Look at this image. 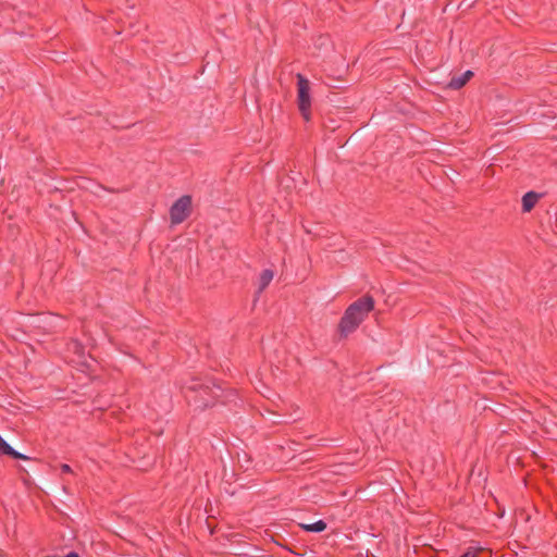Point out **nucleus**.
Instances as JSON below:
<instances>
[{"label": "nucleus", "instance_id": "obj_1", "mask_svg": "<svg viewBox=\"0 0 557 557\" xmlns=\"http://www.w3.org/2000/svg\"><path fill=\"white\" fill-rule=\"evenodd\" d=\"M374 298L366 294L351 302L344 311L338 325L337 332L341 338H346L352 334L361 323L368 318L369 313L374 310Z\"/></svg>", "mask_w": 557, "mask_h": 557}, {"label": "nucleus", "instance_id": "obj_2", "mask_svg": "<svg viewBox=\"0 0 557 557\" xmlns=\"http://www.w3.org/2000/svg\"><path fill=\"white\" fill-rule=\"evenodd\" d=\"M222 388L212 381H195L185 388V397L189 403H194L196 408L205 409L215 404L222 397Z\"/></svg>", "mask_w": 557, "mask_h": 557}, {"label": "nucleus", "instance_id": "obj_3", "mask_svg": "<svg viewBox=\"0 0 557 557\" xmlns=\"http://www.w3.org/2000/svg\"><path fill=\"white\" fill-rule=\"evenodd\" d=\"M297 77V104L305 121L311 117L310 82L300 73Z\"/></svg>", "mask_w": 557, "mask_h": 557}, {"label": "nucleus", "instance_id": "obj_4", "mask_svg": "<svg viewBox=\"0 0 557 557\" xmlns=\"http://www.w3.org/2000/svg\"><path fill=\"white\" fill-rule=\"evenodd\" d=\"M191 196L184 195L180 197L170 208L171 224L183 223L191 213Z\"/></svg>", "mask_w": 557, "mask_h": 557}, {"label": "nucleus", "instance_id": "obj_5", "mask_svg": "<svg viewBox=\"0 0 557 557\" xmlns=\"http://www.w3.org/2000/svg\"><path fill=\"white\" fill-rule=\"evenodd\" d=\"M540 199V195L535 191H528L522 197V210L523 212H530Z\"/></svg>", "mask_w": 557, "mask_h": 557}, {"label": "nucleus", "instance_id": "obj_6", "mask_svg": "<svg viewBox=\"0 0 557 557\" xmlns=\"http://www.w3.org/2000/svg\"><path fill=\"white\" fill-rule=\"evenodd\" d=\"M473 76V72L472 71H466L463 74L459 75V76H454L448 86L453 89H460L461 87H463L469 81L470 78Z\"/></svg>", "mask_w": 557, "mask_h": 557}, {"label": "nucleus", "instance_id": "obj_7", "mask_svg": "<svg viewBox=\"0 0 557 557\" xmlns=\"http://www.w3.org/2000/svg\"><path fill=\"white\" fill-rule=\"evenodd\" d=\"M274 277V272L270 269H265L259 276L258 295H260L271 283Z\"/></svg>", "mask_w": 557, "mask_h": 557}, {"label": "nucleus", "instance_id": "obj_8", "mask_svg": "<svg viewBox=\"0 0 557 557\" xmlns=\"http://www.w3.org/2000/svg\"><path fill=\"white\" fill-rule=\"evenodd\" d=\"M301 529L307 532H322L326 529V523L323 520H318L310 524H300Z\"/></svg>", "mask_w": 557, "mask_h": 557}, {"label": "nucleus", "instance_id": "obj_9", "mask_svg": "<svg viewBox=\"0 0 557 557\" xmlns=\"http://www.w3.org/2000/svg\"><path fill=\"white\" fill-rule=\"evenodd\" d=\"M484 549L482 547L470 546L461 557H479Z\"/></svg>", "mask_w": 557, "mask_h": 557}, {"label": "nucleus", "instance_id": "obj_10", "mask_svg": "<svg viewBox=\"0 0 557 557\" xmlns=\"http://www.w3.org/2000/svg\"><path fill=\"white\" fill-rule=\"evenodd\" d=\"M69 349L73 350L78 356L84 355V347L78 341H71L67 345Z\"/></svg>", "mask_w": 557, "mask_h": 557}, {"label": "nucleus", "instance_id": "obj_11", "mask_svg": "<svg viewBox=\"0 0 557 557\" xmlns=\"http://www.w3.org/2000/svg\"><path fill=\"white\" fill-rule=\"evenodd\" d=\"M12 451V447L0 436V455H8Z\"/></svg>", "mask_w": 557, "mask_h": 557}, {"label": "nucleus", "instance_id": "obj_12", "mask_svg": "<svg viewBox=\"0 0 557 557\" xmlns=\"http://www.w3.org/2000/svg\"><path fill=\"white\" fill-rule=\"evenodd\" d=\"M9 456H11L14 459H22V460H27L28 459L27 456L16 451V450H14L13 448H12V451L9 454Z\"/></svg>", "mask_w": 557, "mask_h": 557}, {"label": "nucleus", "instance_id": "obj_13", "mask_svg": "<svg viewBox=\"0 0 557 557\" xmlns=\"http://www.w3.org/2000/svg\"><path fill=\"white\" fill-rule=\"evenodd\" d=\"M60 469L62 473H72V468L67 463H62Z\"/></svg>", "mask_w": 557, "mask_h": 557}, {"label": "nucleus", "instance_id": "obj_14", "mask_svg": "<svg viewBox=\"0 0 557 557\" xmlns=\"http://www.w3.org/2000/svg\"><path fill=\"white\" fill-rule=\"evenodd\" d=\"M101 188H103V189L108 190L109 193H115V191H116V190H114V189H109V188H106V187H103V186H101Z\"/></svg>", "mask_w": 557, "mask_h": 557}]
</instances>
